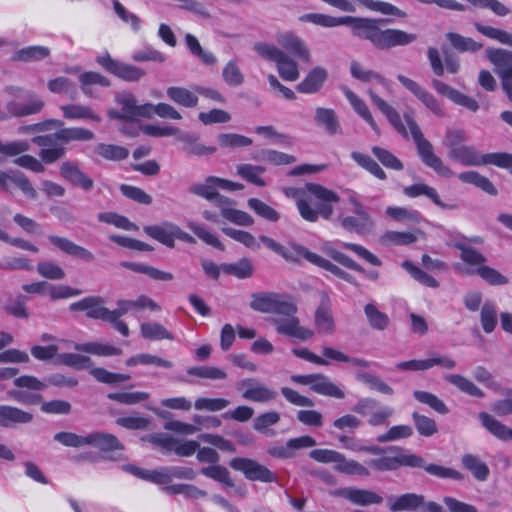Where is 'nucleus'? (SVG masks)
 I'll return each instance as SVG.
<instances>
[{"label": "nucleus", "instance_id": "50", "mask_svg": "<svg viewBox=\"0 0 512 512\" xmlns=\"http://www.w3.org/2000/svg\"><path fill=\"white\" fill-rule=\"evenodd\" d=\"M50 55V49L45 46H28L16 51L12 57L14 61L33 62L41 61Z\"/></svg>", "mask_w": 512, "mask_h": 512}, {"label": "nucleus", "instance_id": "20", "mask_svg": "<svg viewBox=\"0 0 512 512\" xmlns=\"http://www.w3.org/2000/svg\"><path fill=\"white\" fill-rule=\"evenodd\" d=\"M398 81L409 90L419 101H421L430 111L438 116H443L444 111L438 100L433 94L424 90L416 81L399 74Z\"/></svg>", "mask_w": 512, "mask_h": 512}, {"label": "nucleus", "instance_id": "44", "mask_svg": "<svg viewBox=\"0 0 512 512\" xmlns=\"http://www.w3.org/2000/svg\"><path fill=\"white\" fill-rule=\"evenodd\" d=\"M166 93L169 99L180 106L194 108L198 104V96L187 88L171 86Z\"/></svg>", "mask_w": 512, "mask_h": 512}, {"label": "nucleus", "instance_id": "27", "mask_svg": "<svg viewBox=\"0 0 512 512\" xmlns=\"http://www.w3.org/2000/svg\"><path fill=\"white\" fill-rule=\"evenodd\" d=\"M315 327L319 334H332L335 330L334 318L332 316L330 299L328 296L322 298L315 312Z\"/></svg>", "mask_w": 512, "mask_h": 512}, {"label": "nucleus", "instance_id": "58", "mask_svg": "<svg viewBox=\"0 0 512 512\" xmlns=\"http://www.w3.org/2000/svg\"><path fill=\"white\" fill-rule=\"evenodd\" d=\"M355 378L357 381L366 384L370 389L382 394L392 395L394 393V390L374 373L357 372Z\"/></svg>", "mask_w": 512, "mask_h": 512}, {"label": "nucleus", "instance_id": "25", "mask_svg": "<svg viewBox=\"0 0 512 512\" xmlns=\"http://www.w3.org/2000/svg\"><path fill=\"white\" fill-rule=\"evenodd\" d=\"M244 386H249L243 392V398L253 401V402H268L274 400L277 396V392L269 389L268 387L255 384L254 379H244L238 383V389H241Z\"/></svg>", "mask_w": 512, "mask_h": 512}, {"label": "nucleus", "instance_id": "64", "mask_svg": "<svg viewBox=\"0 0 512 512\" xmlns=\"http://www.w3.org/2000/svg\"><path fill=\"white\" fill-rule=\"evenodd\" d=\"M371 151L378 161L386 168L395 171L403 170L404 165L402 161L389 150L379 146H373Z\"/></svg>", "mask_w": 512, "mask_h": 512}, {"label": "nucleus", "instance_id": "47", "mask_svg": "<svg viewBox=\"0 0 512 512\" xmlns=\"http://www.w3.org/2000/svg\"><path fill=\"white\" fill-rule=\"evenodd\" d=\"M253 264L248 258H241L234 263L221 264V271L238 279L250 278L253 275Z\"/></svg>", "mask_w": 512, "mask_h": 512}, {"label": "nucleus", "instance_id": "26", "mask_svg": "<svg viewBox=\"0 0 512 512\" xmlns=\"http://www.w3.org/2000/svg\"><path fill=\"white\" fill-rule=\"evenodd\" d=\"M33 418L32 413L16 406L0 405V427L9 428L18 424H27Z\"/></svg>", "mask_w": 512, "mask_h": 512}, {"label": "nucleus", "instance_id": "2", "mask_svg": "<svg viewBox=\"0 0 512 512\" xmlns=\"http://www.w3.org/2000/svg\"><path fill=\"white\" fill-rule=\"evenodd\" d=\"M250 308L257 312L286 317V319L273 320L279 334L304 341L311 339L314 335L311 329L300 326L299 319L296 317L297 306L288 295L276 292L253 293Z\"/></svg>", "mask_w": 512, "mask_h": 512}, {"label": "nucleus", "instance_id": "61", "mask_svg": "<svg viewBox=\"0 0 512 512\" xmlns=\"http://www.w3.org/2000/svg\"><path fill=\"white\" fill-rule=\"evenodd\" d=\"M446 38L450 41L453 48L459 52H477L483 47L481 43L476 42L472 38L464 37L454 32L447 33Z\"/></svg>", "mask_w": 512, "mask_h": 512}, {"label": "nucleus", "instance_id": "39", "mask_svg": "<svg viewBox=\"0 0 512 512\" xmlns=\"http://www.w3.org/2000/svg\"><path fill=\"white\" fill-rule=\"evenodd\" d=\"M79 83L82 92L88 97H94L93 85L109 87L111 81L99 72L85 71L79 76Z\"/></svg>", "mask_w": 512, "mask_h": 512}, {"label": "nucleus", "instance_id": "51", "mask_svg": "<svg viewBox=\"0 0 512 512\" xmlns=\"http://www.w3.org/2000/svg\"><path fill=\"white\" fill-rule=\"evenodd\" d=\"M350 73L353 78H355L361 82L368 83V82L375 81L376 83H378L384 87L388 86L387 80L382 75H380L379 73H377L373 70L365 69L357 61L351 62Z\"/></svg>", "mask_w": 512, "mask_h": 512}, {"label": "nucleus", "instance_id": "35", "mask_svg": "<svg viewBox=\"0 0 512 512\" xmlns=\"http://www.w3.org/2000/svg\"><path fill=\"white\" fill-rule=\"evenodd\" d=\"M315 122L319 127H323L329 135H335L341 132L338 116L331 108H316Z\"/></svg>", "mask_w": 512, "mask_h": 512}, {"label": "nucleus", "instance_id": "31", "mask_svg": "<svg viewBox=\"0 0 512 512\" xmlns=\"http://www.w3.org/2000/svg\"><path fill=\"white\" fill-rule=\"evenodd\" d=\"M403 193L409 198L425 196L441 209H453L455 207L454 205H447L444 203L440 199L437 190L425 183H415L410 186H406L403 189Z\"/></svg>", "mask_w": 512, "mask_h": 512}, {"label": "nucleus", "instance_id": "5", "mask_svg": "<svg viewBox=\"0 0 512 512\" xmlns=\"http://www.w3.org/2000/svg\"><path fill=\"white\" fill-rule=\"evenodd\" d=\"M484 239L481 236L462 237L452 243V247L460 251L462 264H455V269L469 276L477 275L491 286H502L509 282V279L495 268L486 265L487 258L470 244L482 245Z\"/></svg>", "mask_w": 512, "mask_h": 512}, {"label": "nucleus", "instance_id": "36", "mask_svg": "<svg viewBox=\"0 0 512 512\" xmlns=\"http://www.w3.org/2000/svg\"><path fill=\"white\" fill-rule=\"evenodd\" d=\"M343 93L354 111L372 128V130L378 133V125L375 122L367 104L347 87L343 88Z\"/></svg>", "mask_w": 512, "mask_h": 512}, {"label": "nucleus", "instance_id": "48", "mask_svg": "<svg viewBox=\"0 0 512 512\" xmlns=\"http://www.w3.org/2000/svg\"><path fill=\"white\" fill-rule=\"evenodd\" d=\"M74 349L79 352L97 356H118L122 354V350L120 348L98 342L75 343Z\"/></svg>", "mask_w": 512, "mask_h": 512}, {"label": "nucleus", "instance_id": "17", "mask_svg": "<svg viewBox=\"0 0 512 512\" xmlns=\"http://www.w3.org/2000/svg\"><path fill=\"white\" fill-rule=\"evenodd\" d=\"M330 494L334 497H341L359 506L381 504L383 502V497L376 492L355 487L339 488L331 491Z\"/></svg>", "mask_w": 512, "mask_h": 512}, {"label": "nucleus", "instance_id": "41", "mask_svg": "<svg viewBox=\"0 0 512 512\" xmlns=\"http://www.w3.org/2000/svg\"><path fill=\"white\" fill-rule=\"evenodd\" d=\"M424 505V496L415 493H405L389 501L388 506L391 511L416 510Z\"/></svg>", "mask_w": 512, "mask_h": 512}, {"label": "nucleus", "instance_id": "42", "mask_svg": "<svg viewBox=\"0 0 512 512\" xmlns=\"http://www.w3.org/2000/svg\"><path fill=\"white\" fill-rule=\"evenodd\" d=\"M63 116L69 120L89 119L95 122H101V117L97 115L92 108L81 104H68L61 106Z\"/></svg>", "mask_w": 512, "mask_h": 512}, {"label": "nucleus", "instance_id": "10", "mask_svg": "<svg viewBox=\"0 0 512 512\" xmlns=\"http://www.w3.org/2000/svg\"><path fill=\"white\" fill-rule=\"evenodd\" d=\"M13 384L21 388L19 390H9L7 395L10 399L28 406L39 405L43 401L42 395L39 393L43 391L47 385L32 375H22L16 377Z\"/></svg>", "mask_w": 512, "mask_h": 512}, {"label": "nucleus", "instance_id": "63", "mask_svg": "<svg viewBox=\"0 0 512 512\" xmlns=\"http://www.w3.org/2000/svg\"><path fill=\"white\" fill-rule=\"evenodd\" d=\"M481 326L485 333H492L497 326V309L493 302L486 301L480 312Z\"/></svg>", "mask_w": 512, "mask_h": 512}, {"label": "nucleus", "instance_id": "7", "mask_svg": "<svg viewBox=\"0 0 512 512\" xmlns=\"http://www.w3.org/2000/svg\"><path fill=\"white\" fill-rule=\"evenodd\" d=\"M412 138L416 144L417 151L422 162L432 168L438 175L449 178L453 175V171L446 166L443 161L434 153L432 144L424 138L423 133L413 119L409 115L404 116Z\"/></svg>", "mask_w": 512, "mask_h": 512}, {"label": "nucleus", "instance_id": "53", "mask_svg": "<svg viewBox=\"0 0 512 512\" xmlns=\"http://www.w3.org/2000/svg\"><path fill=\"white\" fill-rule=\"evenodd\" d=\"M44 107V102L40 98H32L25 105H17L14 101L7 104L9 115L23 117L40 112Z\"/></svg>", "mask_w": 512, "mask_h": 512}, {"label": "nucleus", "instance_id": "37", "mask_svg": "<svg viewBox=\"0 0 512 512\" xmlns=\"http://www.w3.org/2000/svg\"><path fill=\"white\" fill-rule=\"evenodd\" d=\"M87 440V445H92L104 452L123 449V445L118 438L110 433L93 432L88 434Z\"/></svg>", "mask_w": 512, "mask_h": 512}, {"label": "nucleus", "instance_id": "49", "mask_svg": "<svg viewBox=\"0 0 512 512\" xmlns=\"http://www.w3.org/2000/svg\"><path fill=\"white\" fill-rule=\"evenodd\" d=\"M364 313L372 329L383 331L388 328L390 324L389 316L380 311L375 304H366L364 307Z\"/></svg>", "mask_w": 512, "mask_h": 512}, {"label": "nucleus", "instance_id": "21", "mask_svg": "<svg viewBox=\"0 0 512 512\" xmlns=\"http://www.w3.org/2000/svg\"><path fill=\"white\" fill-rule=\"evenodd\" d=\"M61 177L73 186L88 191L93 188V180L74 161H64L60 166Z\"/></svg>", "mask_w": 512, "mask_h": 512}, {"label": "nucleus", "instance_id": "1", "mask_svg": "<svg viewBox=\"0 0 512 512\" xmlns=\"http://www.w3.org/2000/svg\"><path fill=\"white\" fill-rule=\"evenodd\" d=\"M302 22L312 23L321 27L332 28L347 25L353 36L369 41L376 49L389 50L396 46H406L416 40L417 36L400 29H382L388 23L383 18H364L353 16L334 17L322 13H307L300 18Z\"/></svg>", "mask_w": 512, "mask_h": 512}, {"label": "nucleus", "instance_id": "11", "mask_svg": "<svg viewBox=\"0 0 512 512\" xmlns=\"http://www.w3.org/2000/svg\"><path fill=\"white\" fill-rule=\"evenodd\" d=\"M488 60L494 65L495 73L501 80V87L512 102V51L501 48L486 50Z\"/></svg>", "mask_w": 512, "mask_h": 512}, {"label": "nucleus", "instance_id": "54", "mask_svg": "<svg viewBox=\"0 0 512 512\" xmlns=\"http://www.w3.org/2000/svg\"><path fill=\"white\" fill-rule=\"evenodd\" d=\"M141 336L147 340H173V334L162 324L157 322H146L140 326Z\"/></svg>", "mask_w": 512, "mask_h": 512}, {"label": "nucleus", "instance_id": "59", "mask_svg": "<svg viewBox=\"0 0 512 512\" xmlns=\"http://www.w3.org/2000/svg\"><path fill=\"white\" fill-rule=\"evenodd\" d=\"M413 396L418 402L429 406L431 409L441 415H446L449 413V408L447 405L431 392L415 390L413 392Z\"/></svg>", "mask_w": 512, "mask_h": 512}, {"label": "nucleus", "instance_id": "55", "mask_svg": "<svg viewBox=\"0 0 512 512\" xmlns=\"http://www.w3.org/2000/svg\"><path fill=\"white\" fill-rule=\"evenodd\" d=\"M445 380L456 386L463 393L477 398L484 397V392L478 386L460 374L446 375Z\"/></svg>", "mask_w": 512, "mask_h": 512}, {"label": "nucleus", "instance_id": "34", "mask_svg": "<svg viewBox=\"0 0 512 512\" xmlns=\"http://www.w3.org/2000/svg\"><path fill=\"white\" fill-rule=\"evenodd\" d=\"M478 417L482 426L494 437L502 441L512 440V429L508 428L492 415L487 412H480Z\"/></svg>", "mask_w": 512, "mask_h": 512}, {"label": "nucleus", "instance_id": "43", "mask_svg": "<svg viewBox=\"0 0 512 512\" xmlns=\"http://www.w3.org/2000/svg\"><path fill=\"white\" fill-rule=\"evenodd\" d=\"M458 178L463 183L473 184L491 196H496L498 194V190L494 184L487 177L481 175L477 171L462 172L458 175Z\"/></svg>", "mask_w": 512, "mask_h": 512}, {"label": "nucleus", "instance_id": "52", "mask_svg": "<svg viewBox=\"0 0 512 512\" xmlns=\"http://www.w3.org/2000/svg\"><path fill=\"white\" fill-rule=\"evenodd\" d=\"M351 158L363 169L368 171L374 177L379 180H386L387 174L380 167V165L369 155L363 154L361 152L353 151L351 153Z\"/></svg>", "mask_w": 512, "mask_h": 512}, {"label": "nucleus", "instance_id": "15", "mask_svg": "<svg viewBox=\"0 0 512 512\" xmlns=\"http://www.w3.org/2000/svg\"><path fill=\"white\" fill-rule=\"evenodd\" d=\"M96 62L108 73L127 82L139 81L145 75L143 69L115 60L108 53L98 56Z\"/></svg>", "mask_w": 512, "mask_h": 512}, {"label": "nucleus", "instance_id": "12", "mask_svg": "<svg viewBox=\"0 0 512 512\" xmlns=\"http://www.w3.org/2000/svg\"><path fill=\"white\" fill-rule=\"evenodd\" d=\"M352 411L366 418L367 423L374 427L388 424L394 412L391 407L382 406L377 399L371 397L359 399L352 407Z\"/></svg>", "mask_w": 512, "mask_h": 512}, {"label": "nucleus", "instance_id": "8", "mask_svg": "<svg viewBox=\"0 0 512 512\" xmlns=\"http://www.w3.org/2000/svg\"><path fill=\"white\" fill-rule=\"evenodd\" d=\"M310 458L319 463H334V470L348 476L369 477V468L360 462L348 459L346 456L332 449H314L309 452Z\"/></svg>", "mask_w": 512, "mask_h": 512}, {"label": "nucleus", "instance_id": "60", "mask_svg": "<svg viewBox=\"0 0 512 512\" xmlns=\"http://www.w3.org/2000/svg\"><path fill=\"white\" fill-rule=\"evenodd\" d=\"M265 172L263 166L240 164L237 166V173L243 179L259 187H264L266 182L260 177Z\"/></svg>", "mask_w": 512, "mask_h": 512}, {"label": "nucleus", "instance_id": "32", "mask_svg": "<svg viewBox=\"0 0 512 512\" xmlns=\"http://www.w3.org/2000/svg\"><path fill=\"white\" fill-rule=\"evenodd\" d=\"M177 139L183 144V150L190 155L205 156L216 152L215 147L201 144L199 136L195 133L181 132L179 130Z\"/></svg>", "mask_w": 512, "mask_h": 512}, {"label": "nucleus", "instance_id": "23", "mask_svg": "<svg viewBox=\"0 0 512 512\" xmlns=\"http://www.w3.org/2000/svg\"><path fill=\"white\" fill-rule=\"evenodd\" d=\"M372 104L383 113L389 123L395 128V130L403 137H408V131L404 125L398 111L388 104L384 99L377 95L372 89L367 91Z\"/></svg>", "mask_w": 512, "mask_h": 512}, {"label": "nucleus", "instance_id": "30", "mask_svg": "<svg viewBox=\"0 0 512 512\" xmlns=\"http://www.w3.org/2000/svg\"><path fill=\"white\" fill-rule=\"evenodd\" d=\"M234 201L230 198H220L219 199V207L221 210V215L227 221L232 222L241 226H250L253 224V218L245 211L235 209Z\"/></svg>", "mask_w": 512, "mask_h": 512}, {"label": "nucleus", "instance_id": "33", "mask_svg": "<svg viewBox=\"0 0 512 512\" xmlns=\"http://www.w3.org/2000/svg\"><path fill=\"white\" fill-rule=\"evenodd\" d=\"M279 44L298 59L309 62L310 52L301 38L293 33L282 34L278 38Z\"/></svg>", "mask_w": 512, "mask_h": 512}, {"label": "nucleus", "instance_id": "56", "mask_svg": "<svg viewBox=\"0 0 512 512\" xmlns=\"http://www.w3.org/2000/svg\"><path fill=\"white\" fill-rule=\"evenodd\" d=\"M137 365H145V366L154 365V366L163 367V368H172L173 367V363L171 361L160 358L156 355L148 354V353L136 354L126 360V366H128V367H134Z\"/></svg>", "mask_w": 512, "mask_h": 512}, {"label": "nucleus", "instance_id": "62", "mask_svg": "<svg viewBox=\"0 0 512 512\" xmlns=\"http://www.w3.org/2000/svg\"><path fill=\"white\" fill-rule=\"evenodd\" d=\"M401 265L420 284L430 288L439 287V282L433 276L414 265L411 261L405 260Z\"/></svg>", "mask_w": 512, "mask_h": 512}, {"label": "nucleus", "instance_id": "18", "mask_svg": "<svg viewBox=\"0 0 512 512\" xmlns=\"http://www.w3.org/2000/svg\"><path fill=\"white\" fill-rule=\"evenodd\" d=\"M105 300L101 296H88L70 304L71 311H85L86 316L91 319L105 321L110 310L104 307Z\"/></svg>", "mask_w": 512, "mask_h": 512}, {"label": "nucleus", "instance_id": "3", "mask_svg": "<svg viewBox=\"0 0 512 512\" xmlns=\"http://www.w3.org/2000/svg\"><path fill=\"white\" fill-rule=\"evenodd\" d=\"M63 124L61 120L51 119L22 128L23 131H44L59 128L54 133L32 138V142L41 148L38 153L39 158L46 164H53L62 159L66 154V144L72 141H90L95 137V134L89 129L82 127L63 128Z\"/></svg>", "mask_w": 512, "mask_h": 512}, {"label": "nucleus", "instance_id": "57", "mask_svg": "<svg viewBox=\"0 0 512 512\" xmlns=\"http://www.w3.org/2000/svg\"><path fill=\"white\" fill-rule=\"evenodd\" d=\"M95 152L103 159L121 161L129 156V150L123 146L99 143L95 146Z\"/></svg>", "mask_w": 512, "mask_h": 512}, {"label": "nucleus", "instance_id": "13", "mask_svg": "<svg viewBox=\"0 0 512 512\" xmlns=\"http://www.w3.org/2000/svg\"><path fill=\"white\" fill-rule=\"evenodd\" d=\"M229 465L232 469L242 472L245 478L250 481H260L263 483L277 481V475L256 460L235 457L230 461Z\"/></svg>", "mask_w": 512, "mask_h": 512}, {"label": "nucleus", "instance_id": "40", "mask_svg": "<svg viewBox=\"0 0 512 512\" xmlns=\"http://www.w3.org/2000/svg\"><path fill=\"white\" fill-rule=\"evenodd\" d=\"M285 260L291 262H299L301 259H305L309 263H315L314 257H317L318 254L310 251L308 248L297 244V243H289L287 246L282 247V252L280 253Z\"/></svg>", "mask_w": 512, "mask_h": 512}, {"label": "nucleus", "instance_id": "14", "mask_svg": "<svg viewBox=\"0 0 512 512\" xmlns=\"http://www.w3.org/2000/svg\"><path fill=\"white\" fill-rule=\"evenodd\" d=\"M291 380L295 383L302 385H309L310 389L320 395L343 399L345 393L330 379L320 373L306 374V375H293Z\"/></svg>", "mask_w": 512, "mask_h": 512}, {"label": "nucleus", "instance_id": "28", "mask_svg": "<svg viewBox=\"0 0 512 512\" xmlns=\"http://www.w3.org/2000/svg\"><path fill=\"white\" fill-rule=\"evenodd\" d=\"M327 77L328 73L325 68L320 66L314 67L305 78L297 84L296 90L303 94L317 93L323 87Z\"/></svg>", "mask_w": 512, "mask_h": 512}, {"label": "nucleus", "instance_id": "22", "mask_svg": "<svg viewBox=\"0 0 512 512\" xmlns=\"http://www.w3.org/2000/svg\"><path fill=\"white\" fill-rule=\"evenodd\" d=\"M432 87L437 93L446 96L457 105L463 106L472 112H476L479 109V104L475 99L463 94L441 80L434 79L432 81Z\"/></svg>", "mask_w": 512, "mask_h": 512}, {"label": "nucleus", "instance_id": "38", "mask_svg": "<svg viewBox=\"0 0 512 512\" xmlns=\"http://www.w3.org/2000/svg\"><path fill=\"white\" fill-rule=\"evenodd\" d=\"M120 266L136 273L146 274L150 278L158 281H170L174 278L173 274L170 272L162 271L143 263L122 261Z\"/></svg>", "mask_w": 512, "mask_h": 512}, {"label": "nucleus", "instance_id": "19", "mask_svg": "<svg viewBox=\"0 0 512 512\" xmlns=\"http://www.w3.org/2000/svg\"><path fill=\"white\" fill-rule=\"evenodd\" d=\"M450 159L461 163L464 166L491 165L492 153L480 154L473 146L462 145L455 147L448 152Z\"/></svg>", "mask_w": 512, "mask_h": 512}, {"label": "nucleus", "instance_id": "46", "mask_svg": "<svg viewBox=\"0 0 512 512\" xmlns=\"http://www.w3.org/2000/svg\"><path fill=\"white\" fill-rule=\"evenodd\" d=\"M216 182H209L208 177L204 183L194 184L189 187V192L196 196L202 197L208 201H212L215 206L219 207V199L226 198L217 191Z\"/></svg>", "mask_w": 512, "mask_h": 512}, {"label": "nucleus", "instance_id": "16", "mask_svg": "<svg viewBox=\"0 0 512 512\" xmlns=\"http://www.w3.org/2000/svg\"><path fill=\"white\" fill-rule=\"evenodd\" d=\"M355 216L341 219V227L351 233L365 234L373 228L374 222L364 206L354 198L350 199Z\"/></svg>", "mask_w": 512, "mask_h": 512}, {"label": "nucleus", "instance_id": "24", "mask_svg": "<svg viewBox=\"0 0 512 512\" xmlns=\"http://www.w3.org/2000/svg\"><path fill=\"white\" fill-rule=\"evenodd\" d=\"M48 240L60 251L73 258H78L86 262H91L94 260V255L91 251L74 243L68 238L49 235Z\"/></svg>", "mask_w": 512, "mask_h": 512}, {"label": "nucleus", "instance_id": "6", "mask_svg": "<svg viewBox=\"0 0 512 512\" xmlns=\"http://www.w3.org/2000/svg\"><path fill=\"white\" fill-rule=\"evenodd\" d=\"M359 450L378 456L370 459L367 465L380 472L394 471L400 467H422L424 464V459L421 456L407 453L404 448L399 446H364Z\"/></svg>", "mask_w": 512, "mask_h": 512}, {"label": "nucleus", "instance_id": "4", "mask_svg": "<svg viewBox=\"0 0 512 512\" xmlns=\"http://www.w3.org/2000/svg\"><path fill=\"white\" fill-rule=\"evenodd\" d=\"M286 193L296 199V207L300 216L307 222H317L319 217L330 220L334 213V205L340 196L317 183H306L304 189H289Z\"/></svg>", "mask_w": 512, "mask_h": 512}, {"label": "nucleus", "instance_id": "9", "mask_svg": "<svg viewBox=\"0 0 512 512\" xmlns=\"http://www.w3.org/2000/svg\"><path fill=\"white\" fill-rule=\"evenodd\" d=\"M254 50L264 59L276 63L279 76L283 80L293 82L299 78L297 63L276 46L259 42L254 45Z\"/></svg>", "mask_w": 512, "mask_h": 512}, {"label": "nucleus", "instance_id": "45", "mask_svg": "<svg viewBox=\"0 0 512 512\" xmlns=\"http://www.w3.org/2000/svg\"><path fill=\"white\" fill-rule=\"evenodd\" d=\"M461 462L463 467L471 472L475 479L485 481L489 477V467L479 457L473 454H465Z\"/></svg>", "mask_w": 512, "mask_h": 512}, {"label": "nucleus", "instance_id": "29", "mask_svg": "<svg viewBox=\"0 0 512 512\" xmlns=\"http://www.w3.org/2000/svg\"><path fill=\"white\" fill-rule=\"evenodd\" d=\"M175 227L176 225L171 222H164L160 225L144 226L143 230L146 235L152 239L160 242L161 244L174 248L175 246Z\"/></svg>", "mask_w": 512, "mask_h": 512}]
</instances>
